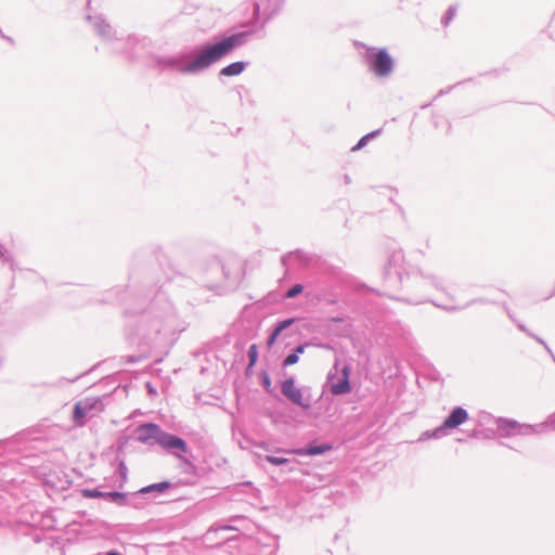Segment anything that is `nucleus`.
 I'll return each mask as SVG.
<instances>
[{"label":"nucleus","mask_w":555,"mask_h":555,"mask_svg":"<svg viewBox=\"0 0 555 555\" xmlns=\"http://www.w3.org/2000/svg\"><path fill=\"white\" fill-rule=\"evenodd\" d=\"M254 34V29L237 31L189 51L157 56L156 66L162 70H172L181 75H198L235 49L245 46Z\"/></svg>","instance_id":"obj_1"},{"label":"nucleus","mask_w":555,"mask_h":555,"mask_svg":"<svg viewBox=\"0 0 555 555\" xmlns=\"http://www.w3.org/2000/svg\"><path fill=\"white\" fill-rule=\"evenodd\" d=\"M126 314L135 318L128 324V338L133 344L153 349L164 345L173 333L177 314L172 304L164 293H157L149 306L141 310H127Z\"/></svg>","instance_id":"obj_2"},{"label":"nucleus","mask_w":555,"mask_h":555,"mask_svg":"<svg viewBox=\"0 0 555 555\" xmlns=\"http://www.w3.org/2000/svg\"><path fill=\"white\" fill-rule=\"evenodd\" d=\"M385 286L388 289H408L430 286L441 293H446V279L437 272L413 268L405 260L402 248H393L389 251L384 272Z\"/></svg>","instance_id":"obj_3"},{"label":"nucleus","mask_w":555,"mask_h":555,"mask_svg":"<svg viewBox=\"0 0 555 555\" xmlns=\"http://www.w3.org/2000/svg\"><path fill=\"white\" fill-rule=\"evenodd\" d=\"M364 60L370 72L378 78H388L393 73L395 60L386 48H366Z\"/></svg>","instance_id":"obj_4"},{"label":"nucleus","mask_w":555,"mask_h":555,"mask_svg":"<svg viewBox=\"0 0 555 555\" xmlns=\"http://www.w3.org/2000/svg\"><path fill=\"white\" fill-rule=\"evenodd\" d=\"M469 418L468 412L462 406H455L451 410L450 414L446 417L442 424L431 431H425L424 436L427 438H441L448 435V431L457 428L460 425L467 422Z\"/></svg>","instance_id":"obj_5"},{"label":"nucleus","mask_w":555,"mask_h":555,"mask_svg":"<svg viewBox=\"0 0 555 555\" xmlns=\"http://www.w3.org/2000/svg\"><path fill=\"white\" fill-rule=\"evenodd\" d=\"M100 398L91 397L79 400L74 405L73 421L77 426H83L87 421L102 411Z\"/></svg>","instance_id":"obj_6"},{"label":"nucleus","mask_w":555,"mask_h":555,"mask_svg":"<svg viewBox=\"0 0 555 555\" xmlns=\"http://www.w3.org/2000/svg\"><path fill=\"white\" fill-rule=\"evenodd\" d=\"M281 392L287 400L304 410H309L312 405L310 395L306 396L302 389L296 387L293 376L281 383Z\"/></svg>","instance_id":"obj_7"},{"label":"nucleus","mask_w":555,"mask_h":555,"mask_svg":"<svg viewBox=\"0 0 555 555\" xmlns=\"http://www.w3.org/2000/svg\"><path fill=\"white\" fill-rule=\"evenodd\" d=\"M157 444L180 460H184L183 454L189 452L188 444L182 438L165 430L162 431Z\"/></svg>","instance_id":"obj_8"},{"label":"nucleus","mask_w":555,"mask_h":555,"mask_svg":"<svg viewBox=\"0 0 555 555\" xmlns=\"http://www.w3.org/2000/svg\"><path fill=\"white\" fill-rule=\"evenodd\" d=\"M498 429L501 431V436L511 437L516 435L528 436L534 434V428L528 424H520L515 420L499 417L495 421Z\"/></svg>","instance_id":"obj_9"},{"label":"nucleus","mask_w":555,"mask_h":555,"mask_svg":"<svg viewBox=\"0 0 555 555\" xmlns=\"http://www.w3.org/2000/svg\"><path fill=\"white\" fill-rule=\"evenodd\" d=\"M285 0H255L253 17L258 18L262 12L264 18L261 23V28L275 15L278 14Z\"/></svg>","instance_id":"obj_10"},{"label":"nucleus","mask_w":555,"mask_h":555,"mask_svg":"<svg viewBox=\"0 0 555 555\" xmlns=\"http://www.w3.org/2000/svg\"><path fill=\"white\" fill-rule=\"evenodd\" d=\"M163 429L155 423H144L139 425L135 430V439L144 444H157Z\"/></svg>","instance_id":"obj_11"},{"label":"nucleus","mask_w":555,"mask_h":555,"mask_svg":"<svg viewBox=\"0 0 555 555\" xmlns=\"http://www.w3.org/2000/svg\"><path fill=\"white\" fill-rule=\"evenodd\" d=\"M87 20L91 24L96 35L100 36L103 40H120V38H118L117 36L116 30L113 29V27L106 22V20L102 15H89Z\"/></svg>","instance_id":"obj_12"},{"label":"nucleus","mask_w":555,"mask_h":555,"mask_svg":"<svg viewBox=\"0 0 555 555\" xmlns=\"http://www.w3.org/2000/svg\"><path fill=\"white\" fill-rule=\"evenodd\" d=\"M151 41L146 37L139 38L137 36H129L122 43L126 55L129 59L135 57L140 51L149 48Z\"/></svg>","instance_id":"obj_13"},{"label":"nucleus","mask_w":555,"mask_h":555,"mask_svg":"<svg viewBox=\"0 0 555 555\" xmlns=\"http://www.w3.org/2000/svg\"><path fill=\"white\" fill-rule=\"evenodd\" d=\"M350 372L351 369L349 365H344L341 369V377L337 382L331 383V392L334 396L345 395L350 392Z\"/></svg>","instance_id":"obj_14"},{"label":"nucleus","mask_w":555,"mask_h":555,"mask_svg":"<svg viewBox=\"0 0 555 555\" xmlns=\"http://www.w3.org/2000/svg\"><path fill=\"white\" fill-rule=\"evenodd\" d=\"M17 464L13 461L0 463V488H4L5 483L15 481L13 470Z\"/></svg>","instance_id":"obj_15"},{"label":"nucleus","mask_w":555,"mask_h":555,"mask_svg":"<svg viewBox=\"0 0 555 555\" xmlns=\"http://www.w3.org/2000/svg\"><path fill=\"white\" fill-rule=\"evenodd\" d=\"M248 62L236 61L220 69L219 76L233 77L242 74L247 67Z\"/></svg>","instance_id":"obj_16"},{"label":"nucleus","mask_w":555,"mask_h":555,"mask_svg":"<svg viewBox=\"0 0 555 555\" xmlns=\"http://www.w3.org/2000/svg\"><path fill=\"white\" fill-rule=\"evenodd\" d=\"M331 446L327 444V443H322V444H309L307 446L306 448L304 449H299L296 451L297 454L299 455H311V456H314V455H320V454H323L324 452L331 450Z\"/></svg>","instance_id":"obj_17"},{"label":"nucleus","mask_w":555,"mask_h":555,"mask_svg":"<svg viewBox=\"0 0 555 555\" xmlns=\"http://www.w3.org/2000/svg\"><path fill=\"white\" fill-rule=\"evenodd\" d=\"M294 319H286V320H283L281 322H279L276 324V326L274 327L273 332L270 334V336L268 337V341H267V345L268 347H272L273 344L275 343L278 336L285 330L287 328L288 326H291L293 323H294Z\"/></svg>","instance_id":"obj_18"},{"label":"nucleus","mask_w":555,"mask_h":555,"mask_svg":"<svg viewBox=\"0 0 555 555\" xmlns=\"http://www.w3.org/2000/svg\"><path fill=\"white\" fill-rule=\"evenodd\" d=\"M172 485L169 481H162L157 483H152L150 486H146L140 490V493H151L154 491L157 492H164L165 490L169 489Z\"/></svg>","instance_id":"obj_19"},{"label":"nucleus","mask_w":555,"mask_h":555,"mask_svg":"<svg viewBox=\"0 0 555 555\" xmlns=\"http://www.w3.org/2000/svg\"><path fill=\"white\" fill-rule=\"evenodd\" d=\"M380 132H382V129H377V130H374V131L363 135L351 150L352 151L361 150L370 142V140L378 137L380 134Z\"/></svg>","instance_id":"obj_20"},{"label":"nucleus","mask_w":555,"mask_h":555,"mask_svg":"<svg viewBox=\"0 0 555 555\" xmlns=\"http://www.w3.org/2000/svg\"><path fill=\"white\" fill-rule=\"evenodd\" d=\"M109 502H113L119 506L126 505V493L118 491H111L106 493V499Z\"/></svg>","instance_id":"obj_21"},{"label":"nucleus","mask_w":555,"mask_h":555,"mask_svg":"<svg viewBox=\"0 0 555 555\" xmlns=\"http://www.w3.org/2000/svg\"><path fill=\"white\" fill-rule=\"evenodd\" d=\"M456 11H457L456 5L449 7V9L447 10L446 14L441 18V24L443 26H448L450 24V22L456 15Z\"/></svg>","instance_id":"obj_22"},{"label":"nucleus","mask_w":555,"mask_h":555,"mask_svg":"<svg viewBox=\"0 0 555 555\" xmlns=\"http://www.w3.org/2000/svg\"><path fill=\"white\" fill-rule=\"evenodd\" d=\"M106 493L107 492H103L99 489H83L82 490V495L85 498H89V499H93V498L106 499Z\"/></svg>","instance_id":"obj_23"},{"label":"nucleus","mask_w":555,"mask_h":555,"mask_svg":"<svg viewBox=\"0 0 555 555\" xmlns=\"http://www.w3.org/2000/svg\"><path fill=\"white\" fill-rule=\"evenodd\" d=\"M248 359H249V363H248V369H250L251 366H254L257 362V359H258V347L257 345L253 344L249 349H248Z\"/></svg>","instance_id":"obj_24"},{"label":"nucleus","mask_w":555,"mask_h":555,"mask_svg":"<svg viewBox=\"0 0 555 555\" xmlns=\"http://www.w3.org/2000/svg\"><path fill=\"white\" fill-rule=\"evenodd\" d=\"M264 460L273 465L280 466L289 462L286 457H279L274 455H266Z\"/></svg>","instance_id":"obj_25"},{"label":"nucleus","mask_w":555,"mask_h":555,"mask_svg":"<svg viewBox=\"0 0 555 555\" xmlns=\"http://www.w3.org/2000/svg\"><path fill=\"white\" fill-rule=\"evenodd\" d=\"M304 287L301 284H295L292 287H289L285 294L286 298H294L298 296L302 292Z\"/></svg>","instance_id":"obj_26"},{"label":"nucleus","mask_w":555,"mask_h":555,"mask_svg":"<svg viewBox=\"0 0 555 555\" xmlns=\"http://www.w3.org/2000/svg\"><path fill=\"white\" fill-rule=\"evenodd\" d=\"M506 311H507V315L509 317V319H511V320H513V321L516 323L517 327H518L521 332L526 333V334H527L528 336H530V337H534V334H533V333H531V332H530V331H529V330H528V328H527L522 323L517 322V321L514 319L513 313H512L507 308H506Z\"/></svg>","instance_id":"obj_27"},{"label":"nucleus","mask_w":555,"mask_h":555,"mask_svg":"<svg viewBox=\"0 0 555 555\" xmlns=\"http://www.w3.org/2000/svg\"><path fill=\"white\" fill-rule=\"evenodd\" d=\"M298 360H299L298 356L296 353L292 352L288 356H286V358L283 360L282 365L284 367L291 366V365L296 364L298 362Z\"/></svg>","instance_id":"obj_28"},{"label":"nucleus","mask_w":555,"mask_h":555,"mask_svg":"<svg viewBox=\"0 0 555 555\" xmlns=\"http://www.w3.org/2000/svg\"><path fill=\"white\" fill-rule=\"evenodd\" d=\"M8 250L4 248L2 244H0V259L3 262H11V269L14 270V262L10 260V258L7 256Z\"/></svg>","instance_id":"obj_29"},{"label":"nucleus","mask_w":555,"mask_h":555,"mask_svg":"<svg viewBox=\"0 0 555 555\" xmlns=\"http://www.w3.org/2000/svg\"><path fill=\"white\" fill-rule=\"evenodd\" d=\"M261 379H262L263 388H264L267 391H270V388H271V378H270L269 374H268L266 371H262V373H261Z\"/></svg>","instance_id":"obj_30"},{"label":"nucleus","mask_w":555,"mask_h":555,"mask_svg":"<svg viewBox=\"0 0 555 555\" xmlns=\"http://www.w3.org/2000/svg\"><path fill=\"white\" fill-rule=\"evenodd\" d=\"M437 307H440L442 309H444L446 311H457V310H461V309H464V307H461V306H457V305H447V306H441V305H438V304H435Z\"/></svg>","instance_id":"obj_31"},{"label":"nucleus","mask_w":555,"mask_h":555,"mask_svg":"<svg viewBox=\"0 0 555 555\" xmlns=\"http://www.w3.org/2000/svg\"><path fill=\"white\" fill-rule=\"evenodd\" d=\"M532 338H533V339H535L539 344H541V345H542V346L547 350V352H548L552 357H554V354H553L552 350L550 349V347L547 346V344H546V343H545L541 337H539V336L534 335V337H532ZM553 359H555V358H553ZM554 361H555V360H554Z\"/></svg>","instance_id":"obj_32"},{"label":"nucleus","mask_w":555,"mask_h":555,"mask_svg":"<svg viewBox=\"0 0 555 555\" xmlns=\"http://www.w3.org/2000/svg\"><path fill=\"white\" fill-rule=\"evenodd\" d=\"M215 266H216L217 268H220V269L222 270L223 276H224L225 279H228V278H229V273L225 271L224 267L220 263V261H219V260H216V261H215Z\"/></svg>","instance_id":"obj_33"},{"label":"nucleus","mask_w":555,"mask_h":555,"mask_svg":"<svg viewBox=\"0 0 555 555\" xmlns=\"http://www.w3.org/2000/svg\"><path fill=\"white\" fill-rule=\"evenodd\" d=\"M305 348L306 345H298L293 352L299 357V354L305 352Z\"/></svg>","instance_id":"obj_34"},{"label":"nucleus","mask_w":555,"mask_h":555,"mask_svg":"<svg viewBox=\"0 0 555 555\" xmlns=\"http://www.w3.org/2000/svg\"><path fill=\"white\" fill-rule=\"evenodd\" d=\"M119 469H120V473H121L122 475H125V474H126L127 468H126V466H125V464H124V463H121V464H120Z\"/></svg>","instance_id":"obj_35"},{"label":"nucleus","mask_w":555,"mask_h":555,"mask_svg":"<svg viewBox=\"0 0 555 555\" xmlns=\"http://www.w3.org/2000/svg\"><path fill=\"white\" fill-rule=\"evenodd\" d=\"M105 555H121V554L116 551H111V552H107Z\"/></svg>","instance_id":"obj_36"},{"label":"nucleus","mask_w":555,"mask_h":555,"mask_svg":"<svg viewBox=\"0 0 555 555\" xmlns=\"http://www.w3.org/2000/svg\"><path fill=\"white\" fill-rule=\"evenodd\" d=\"M334 377V374L332 373V371L328 373L327 375V379L331 380L332 378Z\"/></svg>","instance_id":"obj_37"},{"label":"nucleus","mask_w":555,"mask_h":555,"mask_svg":"<svg viewBox=\"0 0 555 555\" xmlns=\"http://www.w3.org/2000/svg\"><path fill=\"white\" fill-rule=\"evenodd\" d=\"M483 301L482 299H474L470 304H474V302H481Z\"/></svg>","instance_id":"obj_38"},{"label":"nucleus","mask_w":555,"mask_h":555,"mask_svg":"<svg viewBox=\"0 0 555 555\" xmlns=\"http://www.w3.org/2000/svg\"><path fill=\"white\" fill-rule=\"evenodd\" d=\"M423 301H424V300H416V301H413V304H415V305H420V304H422Z\"/></svg>","instance_id":"obj_39"},{"label":"nucleus","mask_w":555,"mask_h":555,"mask_svg":"<svg viewBox=\"0 0 555 555\" xmlns=\"http://www.w3.org/2000/svg\"><path fill=\"white\" fill-rule=\"evenodd\" d=\"M8 444H10V442H9V441H4V442L2 443V446H3V447H5V446H8Z\"/></svg>","instance_id":"obj_40"},{"label":"nucleus","mask_w":555,"mask_h":555,"mask_svg":"<svg viewBox=\"0 0 555 555\" xmlns=\"http://www.w3.org/2000/svg\"><path fill=\"white\" fill-rule=\"evenodd\" d=\"M260 447L263 448V449H267V444L266 443H261Z\"/></svg>","instance_id":"obj_41"},{"label":"nucleus","mask_w":555,"mask_h":555,"mask_svg":"<svg viewBox=\"0 0 555 555\" xmlns=\"http://www.w3.org/2000/svg\"><path fill=\"white\" fill-rule=\"evenodd\" d=\"M390 298H395V299H399L398 297L393 296V295H389Z\"/></svg>","instance_id":"obj_42"},{"label":"nucleus","mask_w":555,"mask_h":555,"mask_svg":"<svg viewBox=\"0 0 555 555\" xmlns=\"http://www.w3.org/2000/svg\"><path fill=\"white\" fill-rule=\"evenodd\" d=\"M337 365H338V362H336L334 365L335 371H337Z\"/></svg>","instance_id":"obj_43"},{"label":"nucleus","mask_w":555,"mask_h":555,"mask_svg":"<svg viewBox=\"0 0 555 555\" xmlns=\"http://www.w3.org/2000/svg\"><path fill=\"white\" fill-rule=\"evenodd\" d=\"M147 387L150 391H153V388L150 386V384H147Z\"/></svg>","instance_id":"obj_44"}]
</instances>
